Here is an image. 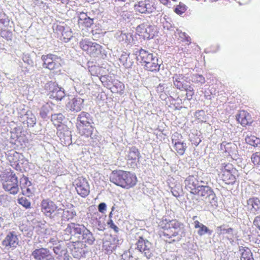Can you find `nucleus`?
<instances>
[{"label":"nucleus","mask_w":260,"mask_h":260,"mask_svg":"<svg viewBox=\"0 0 260 260\" xmlns=\"http://www.w3.org/2000/svg\"><path fill=\"white\" fill-rule=\"evenodd\" d=\"M137 31L139 35L144 39L153 38L156 31L154 26L145 25H139L137 28Z\"/></svg>","instance_id":"obj_17"},{"label":"nucleus","mask_w":260,"mask_h":260,"mask_svg":"<svg viewBox=\"0 0 260 260\" xmlns=\"http://www.w3.org/2000/svg\"><path fill=\"white\" fill-rule=\"evenodd\" d=\"M51 107L50 105L46 103L41 108L40 115L43 118H45L47 117L48 114L49 113Z\"/></svg>","instance_id":"obj_41"},{"label":"nucleus","mask_w":260,"mask_h":260,"mask_svg":"<svg viewBox=\"0 0 260 260\" xmlns=\"http://www.w3.org/2000/svg\"><path fill=\"white\" fill-rule=\"evenodd\" d=\"M92 119L90 114L85 112H82L78 116L76 127L87 124H91Z\"/></svg>","instance_id":"obj_28"},{"label":"nucleus","mask_w":260,"mask_h":260,"mask_svg":"<svg viewBox=\"0 0 260 260\" xmlns=\"http://www.w3.org/2000/svg\"><path fill=\"white\" fill-rule=\"evenodd\" d=\"M31 255L35 260H55L50 250L46 248L36 249Z\"/></svg>","instance_id":"obj_15"},{"label":"nucleus","mask_w":260,"mask_h":260,"mask_svg":"<svg viewBox=\"0 0 260 260\" xmlns=\"http://www.w3.org/2000/svg\"><path fill=\"white\" fill-rule=\"evenodd\" d=\"M23 180L24 183L21 186L22 193L28 197L32 196L35 192L34 187L31 185V183L27 177H24Z\"/></svg>","instance_id":"obj_25"},{"label":"nucleus","mask_w":260,"mask_h":260,"mask_svg":"<svg viewBox=\"0 0 260 260\" xmlns=\"http://www.w3.org/2000/svg\"><path fill=\"white\" fill-rule=\"evenodd\" d=\"M186 92V97L190 100L192 99L193 95L194 94V90L191 85H189L185 89L183 90Z\"/></svg>","instance_id":"obj_50"},{"label":"nucleus","mask_w":260,"mask_h":260,"mask_svg":"<svg viewBox=\"0 0 260 260\" xmlns=\"http://www.w3.org/2000/svg\"><path fill=\"white\" fill-rule=\"evenodd\" d=\"M74 185L77 193L83 198L86 197L90 193V187L87 179L79 177L74 181Z\"/></svg>","instance_id":"obj_10"},{"label":"nucleus","mask_w":260,"mask_h":260,"mask_svg":"<svg viewBox=\"0 0 260 260\" xmlns=\"http://www.w3.org/2000/svg\"><path fill=\"white\" fill-rule=\"evenodd\" d=\"M78 25L83 28L90 27L93 24V19L90 18L87 13L81 12L78 14Z\"/></svg>","instance_id":"obj_22"},{"label":"nucleus","mask_w":260,"mask_h":260,"mask_svg":"<svg viewBox=\"0 0 260 260\" xmlns=\"http://www.w3.org/2000/svg\"><path fill=\"white\" fill-rule=\"evenodd\" d=\"M106 205L105 203H101L99 205L98 210L101 213H104L106 210Z\"/></svg>","instance_id":"obj_56"},{"label":"nucleus","mask_w":260,"mask_h":260,"mask_svg":"<svg viewBox=\"0 0 260 260\" xmlns=\"http://www.w3.org/2000/svg\"><path fill=\"white\" fill-rule=\"evenodd\" d=\"M26 123L28 127H32L36 123V118L35 116L31 113H28V112L26 114Z\"/></svg>","instance_id":"obj_39"},{"label":"nucleus","mask_w":260,"mask_h":260,"mask_svg":"<svg viewBox=\"0 0 260 260\" xmlns=\"http://www.w3.org/2000/svg\"><path fill=\"white\" fill-rule=\"evenodd\" d=\"M119 245V240L113 237H110L103 242V249L107 253H111Z\"/></svg>","instance_id":"obj_20"},{"label":"nucleus","mask_w":260,"mask_h":260,"mask_svg":"<svg viewBox=\"0 0 260 260\" xmlns=\"http://www.w3.org/2000/svg\"><path fill=\"white\" fill-rule=\"evenodd\" d=\"M241 252L240 260H254L251 250L246 247H241L239 249Z\"/></svg>","instance_id":"obj_32"},{"label":"nucleus","mask_w":260,"mask_h":260,"mask_svg":"<svg viewBox=\"0 0 260 260\" xmlns=\"http://www.w3.org/2000/svg\"><path fill=\"white\" fill-rule=\"evenodd\" d=\"M236 119L243 126L249 125L253 122L251 115L245 110L240 111L236 116Z\"/></svg>","instance_id":"obj_21"},{"label":"nucleus","mask_w":260,"mask_h":260,"mask_svg":"<svg viewBox=\"0 0 260 260\" xmlns=\"http://www.w3.org/2000/svg\"><path fill=\"white\" fill-rule=\"evenodd\" d=\"M40 207L44 215L50 218L54 217L56 212L59 210L55 203L49 199H43L41 202Z\"/></svg>","instance_id":"obj_9"},{"label":"nucleus","mask_w":260,"mask_h":260,"mask_svg":"<svg viewBox=\"0 0 260 260\" xmlns=\"http://www.w3.org/2000/svg\"><path fill=\"white\" fill-rule=\"evenodd\" d=\"M8 159L13 168L18 171H21L20 164H22L24 161L23 155L21 153L13 151L8 155Z\"/></svg>","instance_id":"obj_16"},{"label":"nucleus","mask_w":260,"mask_h":260,"mask_svg":"<svg viewBox=\"0 0 260 260\" xmlns=\"http://www.w3.org/2000/svg\"><path fill=\"white\" fill-rule=\"evenodd\" d=\"M76 215V213L74 211L67 210L63 211V216H64L67 220L72 219Z\"/></svg>","instance_id":"obj_51"},{"label":"nucleus","mask_w":260,"mask_h":260,"mask_svg":"<svg viewBox=\"0 0 260 260\" xmlns=\"http://www.w3.org/2000/svg\"><path fill=\"white\" fill-rule=\"evenodd\" d=\"M10 19L8 16L2 11H0V25L7 26L9 24Z\"/></svg>","instance_id":"obj_40"},{"label":"nucleus","mask_w":260,"mask_h":260,"mask_svg":"<svg viewBox=\"0 0 260 260\" xmlns=\"http://www.w3.org/2000/svg\"><path fill=\"white\" fill-rule=\"evenodd\" d=\"M19 239L15 232H10L2 241V246L7 250L15 249L19 244Z\"/></svg>","instance_id":"obj_11"},{"label":"nucleus","mask_w":260,"mask_h":260,"mask_svg":"<svg viewBox=\"0 0 260 260\" xmlns=\"http://www.w3.org/2000/svg\"><path fill=\"white\" fill-rule=\"evenodd\" d=\"M196 217V216H193V219H194V218Z\"/></svg>","instance_id":"obj_62"},{"label":"nucleus","mask_w":260,"mask_h":260,"mask_svg":"<svg viewBox=\"0 0 260 260\" xmlns=\"http://www.w3.org/2000/svg\"><path fill=\"white\" fill-rule=\"evenodd\" d=\"M185 188L190 193L196 194L200 185L198 180L193 175H189L184 180Z\"/></svg>","instance_id":"obj_18"},{"label":"nucleus","mask_w":260,"mask_h":260,"mask_svg":"<svg viewBox=\"0 0 260 260\" xmlns=\"http://www.w3.org/2000/svg\"><path fill=\"white\" fill-rule=\"evenodd\" d=\"M187 10V7L186 6L181 3H180L179 5H178L174 9V12L178 14V15H182L184 13L186 12Z\"/></svg>","instance_id":"obj_42"},{"label":"nucleus","mask_w":260,"mask_h":260,"mask_svg":"<svg viewBox=\"0 0 260 260\" xmlns=\"http://www.w3.org/2000/svg\"><path fill=\"white\" fill-rule=\"evenodd\" d=\"M1 182L5 190L11 194H16L19 190L18 178L15 173L10 170L6 171L1 175Z\"/></svg>","instance_id":"obj_5"},{"label":"nucleus","mask_w":260,"mask_h":260,"mask_svg":"<svg viewBox=\"0 0 260 260\" xmlns=\"http://www.w3.org/2000/svg\"><path fill=\"white\" fill-rule=\"evenodd\" d=\"M143 249H138L140 252L144 253L147 258H150L153 255L152 244L149 241H146V244L143 246Z\"/></svg>","instance_id":"obj_36"},{"label":"nucleus","mask_w":260,"mask_h":260,"mask_svg":"<svg viewBox=\"0 0 260 260\" xmlns=\"http://www.w3.org/2000/svg\"><path fill=\"white\" fill-rule=\"evenodd\" d=\"M79 46L91 57H96L102 52V46L88 39H82L79 43Z\"/></svg>","instance_id":"obj_8"},{"label":"nucleus","mask_w":260,"mask_h":260,"mask_svg":"<svg viewBox=\"0 0 260 260\" xmlns=\"http://www.w3.org/2000/svg\"><path fill=\"white\" fill-rule=\"evenodd\" d=\"M174 86L180 90L183 91L190 84H187L186 78L182 74H175L173 77Z\"/></svg>","instance_id":"obj_23"},{"label":"nucleus","mask_w":260,"mask_h":260,"mask_svg":"<svg viewBox=\"0 0 260 260\" xmlns=\"http://www.w3.org/2000/svg\"><path fill=\"white\" fill-rule=\"evenodd\" d=\"M124 256H129V259L128 260H134L135 258H133V256H132L131 257V253L129 252H128V253L126 252V253H124Z\"/></svg>","instance_id":"obj_58"},{"label":"nucleus","mask_w":260,"mask_h":260,"mask_svg":"<svg viewBox=\"0 0 260 260\" xmlns=\"http://www.w3.org/2000/svg\"><path fill=\"white\" fill-rule=\"evenodd\" d=\"M68 32L63 31L62 32V36L63 37V39L64 40V41L67 42L69 41L71 38L72 37V32L69 31L68 32V35H67Z\"/></svg>","instance_id":"obj_54"},{"label":"nucleus","mask_w":260,"mask_h":260,"mask_svg":"<svg viewBox=\"0 0 260 260\" xmlns=\"http://www.w3.org/2000/svg\"><path fill=\"white\" fill-rule=\"evenodd\" d=\"M78 133L82 137L85 138H91L94 130V127L92 124L80 126L77 127Z\"/></svg>","instance_id":"obj_29"},{"label":"nucleus","mask_w":260,"mask_h":260,"mask_svg":"<svg viewBox=\"0 0 260 260\" xmlns=\"http://www.w3.org/2000/svg\"><path fill=\"white\" fill-rule=\"evenodd\" d=\"M245 140L247 144L254 147L260 143V139L253 135L247 136Z\"/></svg>","instance_id":"obj_38"},{"label":"nucleus","mask_w":260,"mask_h":260,"mask_svg":"<svg viewBox=\"0 0 260 260\" xmlns=\"http://www.w3.org/2000/svg\"><path fill=\"white\" fill-rule=\"evenodd\" d=\"M145 1V10L146 13H151L154 12L156 8L154 6V4L153 2L150 1Z\"/></svg>","instance_id":"obj_43"},{"label":"nucleus","mask_w":260,"mask_h":260,"mask_svg":"<svg viewBox=\"0 0 260 260\" xmlns=\"http://www.w3.org/2000/svg\"><path fill=\"white\" fill-rule=\"evenodd\" d=\"M56 128V134L61 142H63L62 140L66 141V139L69 140L70 139L71 132L67 125L64 124H62L58 126Z\"/></svg>","instance_id":"obj_24"},{"label":"nucleus","mask_w":260,"mask_h":260,"mask_svg":"<svg viewBox=\"0 0 260 260\" xmlns=\"http://www.w3.org/2000/svg\"><path fill=\"white\" fill-rule=\"evenodd\" d=\"M141 154L139 149L135 146L129 148V151L125 155V159L128 165L132 168L137 167L139 162Z\"/></svg>","instance_id":"obj_12"},{"label":"nucleus","mask_w":260,"mask_h":260,"mask_svg":"<svg viewBox=\"0 0 260 260\" xmlns=\"http://www.w3.org/2000/svg\"><path fill=\"white\" fill-rule=\"evenodd\" d=\"M144 233H145V230H141L136 234V238L138 240L136 243L138 249H143V246L146 244V241H149L145 238Z\"/></svg>","instance_id":"obj_31"},{"label":"nucleus","mask_w":260,"mask_h":260,"mask_svg":"<svg viewBox=\"0 0 260 260\" xmlns=\"http://www.w3.org/2000/svg\"><path fill=\"white\" fill-rule=\"evenodd\" d=\"M221 179L226 184L233 185L239 176L238 171L230 163H222L221 168Z\"/></svg>","instance_id":"obj_7"},{"label":"nucleus","mask_w":260,"mask_h":260,"mask_svg":"<svg viewBox=\"0 0 260 260\" xmlns=\"http://www.w3.org/2000/svg\"><path fill=\"white\" fill-rule=\"evenodd\" d=\"M4 223V219L0 217V228L2 226V225Z\"/></svg>","instance_id":"obj_59"},{"label":"nucleus","mask_w":260,"mask_h":260,"mask_svg":"<svg viewBox=\"0 0 260 260\" xmlns=\"http://www.w3.org/2000/svg\"><path fill=\"white\" fill-rule=\"evenodd\" d=\"M18 203L22 205L23 207L25 208L26 209H29L31 207V203L25 197H21L18 198Z\"/></svg>","instance_id":"obj_45"},{"label":"nucleus","mask_w":260,"mask_h":260,"mask_svg":"<svg viewBox=\"0 0 260 260\" xmlns=\"http://www.w3.org/2000/svg\"><path fill=\"white\" fill-rule=\"evenodd\" d=\"M218 234L219 235H224L225 234L232 233L233 232V229L230 228L228 229L223 228V225H220L217 227Z\"/></svg>","instance_id":"obj_48"},{"label":"nucleus","mask_w":260,"mask_h":260,"mask_svg":"<svg viewBox=\"0 0 260 260\" xmlns=\"http://www.w3.org/2000/svg\"><path fill=\"white\" fill-rule=\"evenodd\" d=\"M251 159L255 166H260V152H256L253 153L251 157Z\"/></svg>","instance_id":"obj_47"},{"label":"nucleus","mask_w":260,"mask_h":260,"mask_svg":"<svg viewBox=\"0 0 260 260\" xmlns=\"http://www.w3.org/2000/svg\"><path fill=\"white\" fill-rule=\"evenodd\" d=\"M157 224L160 237L169 244L179 242L184 235L183 224L176 219L163 216Z\"/></svg>","instance_id":"obj_1"},{"label":"nucleus","mask_w":260,"mask_h":260,"mask_svg":"<svg viewBox=\"0 0 260 260\" xmlns=\"http://www.w3.org/2000/svg\"><path fill=\"white\" fill-rule=\"evenodd\" d=\"M179 135H180L177 133L176 135H174L172 139V143L174 144V148L177 153L180 155H182L184 154L187 147L185 143L181 142H177V139H175L176 137H178Z\"/></svg>","instance_id":"obj_26"},{"label":"nucleus","mask_w":260,"mask_h":260,"mask_svg":"<svg viewBox=\"0 0 260 260\" xmlns=\"http://www.w3.org/2000/svg\"><path fill=\"white\" fill-rule=\"evenodd\" d=\"M120 39L124 44L128 45L131 43L132 36L130 34H121L120 36Z\"/></svg>","instance_id":"obj_46"},{"label":"nucleus","mask_w":260,"mask_h":260,"mask_svg":"<svg viewBox=\"0 0 260 260\" xmlns=\"http://www.w3.org/2000/svg\"><path fill=\"white\" fill-rule=\"evenodd\" d=\"M116 1L125 2V0H115Z\"/></svg>","instance_id":"obj_60"},{"label":"nucleus","mask_w":260,"mask_h":260,"mask_svg":"<svg viewBox=\"0 0 260 260\" xmlns=\"http://www.w3.org/2000/svg\"><path fill=\"white\" fill-rule=\"evenodd\" d=\"M63 119L64 116L61 113L55 114L51 116V121L56 128L60 125L64 124L62 123Z\"/></svg>","instance_id":"obj_37"},{"label":"nucleus","mask_w":260,"mask_h":260,"mask_svg":"<svg viewBox=\"0 0 260 260\" xmlns=\"http://www.w3.org/2000/svg\"><path fill=\"white\" fill-rule=\"evenodd\" d=\"M253 224L260 230V215L257 216L254 218Z\"/></svg>","instance_id":"obj_55"},{"label":"nucleus","mask_w":260,"mask_h":260,"mask_svg":"<svg viewBox=\"0 0 260 260\" xmlns=\"http://www.w3.org/2000/svg\"><path fill=\"white\" fill-rule=\"evenodd\" d=\"M49 94L54 99L61 100L64 96V92L54 83H49L46 86Z\"/></svg>","instance_id":"obj_19"},{"label":"nucleus","mask_w":260,"mask_h":260,"mask_svg":"<svg viewBox=\"0 0 260 260\" xmlns=\"http://www.w3.org/2000/svg\"><path fill=\"white\" fill-rule=\"evenodd\" d=\"M84 228V226L76 224L74 222H71L68 224L66 229V232L72 235H76L77 234L81 235L83 233L82 229Z\"/></svg>","instance_id":"obj_30"},{"label":"nucleus","mask_w":260,"mask_h":260,"mask_svg":"<svg viewBox=\"0 0 260 260\" xmlns=\"http://www.w3.org/2000/svg\"><path fill=\"white\" fill-rule=\"evenodd\" d=\"M186 92V97L190 100L192 99L193 95L194 94V90L191 85H189L185 89L183 90Z\"/></svg>","instance_id":"obj_49"},{"label":"nucleus","mask_w":260,"mask_h":260,"mask_svg":"<svg viewBox=\"0 0 260 260\" xmlns=\"http://www.w3.org/2000/svg\"><path fill=\"white\" fill-rule=\"evenodd\" d=\"M161 4H162L164 5H167L169 4V0H158Z\"/></svg>","instance_id":"obj_57"},{"label":"nucleus","mask_w":260,"mask_h":260,"mask_svg":"<svg viewBox=\"0 0 260 260\" xmlns=\"http://www.w3.org/2000/svg\"><path fill=\"white\" fill-rule=\"evenodd\" d=\"M145 1L139 2L135 5V9L136 12L140 13H146L145 10Z\"/></svg>","instance_id":"obj_44"},{"label":"nucleus","mask_w":260,"mask_h":260,"mask_svg":"<svg viewBox=\"0 0 260 260\" xmlns=\"http://www.w3.org/2000/svg\"><path fill=\"white\" fill-rule=\"evenodd\" d=\"M67 107L71 111H79L81 109L80 101L77 98H73L68 103Z\"/></svg>","instance_id":"obj_34"},{"label":"nucleus","mask_w":260,"mask_h":260,"mask_svg":"<svg viewBox=\"0 0 260 260\" xmlns=\"http://www.w3.org/2000/svg\"><path fill=\"white\" fill-rule=\"evenodd\" d=\"M194 82L196 83H199L200 84H203L205 82V78L203 76L201 75L197 74L194 76Z\"/></svg>","instance_id":"obj_52"},{"label":"nucleus","mask_w":260,"mask_h":260,"mask_svg":"<svg viewBox=\"0 0 260 260\" xmlns=\"http://www.w3.org/2000/svg\"><path fill=\"white\" fill-rule=\"evenodd\" d=\"M120 84H121V86H122L123 87H124V85L122 84V83H120Z\"/></svg>","instance_id":"obj_61"},{"label":"nucleus","mask_w":260,"mask_h":260,"mask_svg":"<svg viewBox=\"0 0 260 260\" xmlns=\"http://www.w3.org/2000/svg\"><path fill=\"white\" fill-rule=\"evenodd\" d=\"M194 195L198 196L202 200L206 202H209L211 199H214L215 197V194L211 187L204 185L200 186Z\"/></svg>","instance_id":"obj_14"},{"label":"nucleus","mask_w":260,"mask_h":260,"mask_svg":"<svg viewBox=\"0 0 260 260\" xmlns=\"http://www.w3.org/2000/svg\"><path fill=\"white\" fill-rule=\"evenodd\" d=\"M49 243L54 245L53 251L58 260H69L70 255L68 251L69 244L65 240H59L57 236L51 238Z\"/></svg>","instance_id":"obj_6"},{"label":"nucleus","mask_w":260,"mask_h":260,"mask_svg":"<svg viewBox=\"0 0 260 260\" xmlns=\"http://www.w3.org/2000/svg\"><path fill=\"white\" fill-rule=\"evenodd\" d=\"M137 59L148 71L156 72L159 70L160 64L158 63V59L152 53L141 49L139 50Z\"/></svg>","instance_id":"obj_3"},{"label":"nucleus","mask_w":260,"mask_h":260,"mask_svg":"<svg viewBox=\"0 0 260 260\" xmlns=\"http://www.w3.org/2000/svg\"><path fill=\"white\" fill-rule=\"evenodd\" d=\"M69 248L75 258H80L85 253L86 244L80 241L69 243Z\"/></svg>","instance_id":"obj_13"},{"label":"nucleus","mask_w":260,"mask_h":260,"mask_svg":"<svg viewBox=\"0 0 260 260\" xmlns=\"http://www.w3.org/2000/svg\"><path fill=\"white\" fill-rule=\"evenodd\" d=\"M108 225L111 229H113L114 232L118 233L119 231V228L114 223L112 220H110L108 222Z\"/></svg>","instance_id":"obj_53"},{"label":"nucleus","mask_w":260,"mask_h":260,"mask_svg":"<svg viewBox=\"0 0 260 260\" xmlns=\"http://www.w3.org/2000/svg\"><path fill=\"white\" fill-rule=\"evenodd\" d=\"M109 179L112 183L125 189L133 188L138 182V178L135 174L123 170L112 171Z\"/></svg>","instance_id":"obj_2"},{"label":"nucleus","mask_w":260,"mask_h":260,"mask_svg":"<svg viewBox=\"0 0 260 260\" xmlns=\"http://www.w3.org/2000/svg\"><path fill=\"white\" fill-rule=\"evenodd\" d=\"M82 240V242H83V243L88 245H92L95 240L92 234L87 229L83 231Z\"/></svg>","instance_id":"obj_35"},{"label":"nucleus","mask_w":260,"mask_h":260,"mask_svg":"<svg viewBox=\"0 0 260 260\" xmlns=\"http://www.w3.org/2000/svg\"><path fill=\"white\" fill-rule=\"evenodd\" d=\"M194 227L195 229H199L198 231V234L200 236L206 234H211V233L210 230L206 226L200 223L198 220L194 221Z\"/></svg>","instance_id":"obj_33"},{"label":"nucleus","mask_w":260,"mask_h":260,"mask_svg":"<svg viewBox=\"0 0 260 260\" xmlns=\"http://www.w3.org/2000/svg\"><path fill=\"white\" fill-rule=\"evenodd\" d=\"M247 208L250 212L256 214L260 209V200L257 197L249 198L247 201Z\"/></svg>","instance_id":"obj_27"},{"label":"nucleus","mask_w":260,"mask_h":260,"mask_svg":"<svg viewBox=\"0 0 260 260\" xmlns=\"http://www.w3.org/2000/svg\"><path fill=\"white\" fill-rule=\"evenodd\" d=\"M41 59L44 69L49 70L53 74L59 75L61 73L63 61L60 56L49 53L42 55Z\"/></svg>","instance_id":"obj_4"}]
</instances>
